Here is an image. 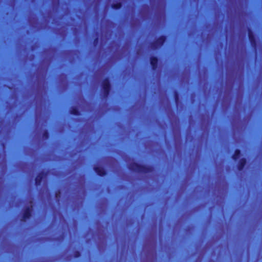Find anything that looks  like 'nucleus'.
I'll list each match as a JSON object with an SVG mask.
<instances>
[{"instance_id": "11", "label": "nucleus", "mask_w": 262, "mask_h": 262, "mask_svg": "<svg viewBox=\"0 0 262 262\" xmlns=\"http://www.w3.org/2000/svg\"><path fill=\"white\" fill-rule=\"evenodd\" d=\"M79 255V254H78L77 255H76V256L77 257H78V256Z\"/></svg>"}, {"instance_id": "7", "label": "nucleus", "mask_w": 262, "mask_h": 262, "mask_svg": "<svg viewBox=\"0 0 262 262\" xmlns=\"http://www.w3.org/2000/svg\"><path fill=\"white\" fill-rule=\"evenodd\" d=\"M121 6V5L120 3H118L116 5H113V7L115 9H118Z\"/></svg>"}, {"instance_id": "2", "label": "nucleus", "mask_w": 262, "mask_h": 262, "mask_svg": "<svg viewBox=\"0 0 262 262\" xmlns=\"http://www.w3.org/2000/svg\"><path fill=\"white\" fill-rule=\"evenodd\" d=\"M109 84L107 81H104L103 83V89L105 92L107 94L108 92Z\"/></svg>"}, {"instance_id": "4", "label": "nucleus", "mask_w": 262, "mask_h": 262, "mask_svg": "<svg viewBox=\"0 0 262 262\" xmlns=\"http://www.w3.org/2000/svg\"><path fill=\"white\" fill-rule=\"evenodd\" d=\"M246 163V161L245 159H242L240 161V165L239 166V169H241L242 167L244 166Z\"/></svg>"}, {"instance_id": "5", "label": "nucleus", "mask_w": 262, "mask_h": 262, "mask_svg": "<svg viewBox=\"0 0 262 262\" xmlns=\"http://www.w3.org/2000/svg\"><path fill=\"white\" fill-rule=\"evenodd\" d=\"M239 154H240L239 150H236L234 155L233 156V158L234 159H236L238 157Z\"/></svg>"}, {"instance_id": "6", "label": "nucleus", "mask_w": 262, "mask_h": 262, "mask_svg": "<svg viewBox=\"0 0 262 262\" xmlns=\"http://www.w3.org/2000/svg\"><path fill=\"white\" fill-rule=\"evenodd\" d=\"M30 210H27L25 213V215H24V217H26V218H29V217L30 216Z\"/></svg>"}, {"instance_id": "3", "label": "nucleus", "mask_w": 262, "mask_h": 262, "mask_svg": "<svg viewBox=\"0 0 262 262\" xmlns=\"http://www.w3.org/2000/svg\"><path fill=\"white\" fill-rule=\"evenodd\" d=\"M150 62L153 67V68H155L157 62V59L156 58H152L150 60Z\"/></svg>"}, {"instance_id": "9", "label": "nucleus", "mask_w": 262, "mask_h": 262, "mask_svg": "<svg viewBox=\"0 0 262 262\" xmlns=\"http://www.w3.org/2000/svg\"><path fill=\"white\" fill-rule=\"evenodd\" d=\"M38 180H40V178L39 177H38L37 178H36V181H38Z\"/></svg>"}, {"instance_id": "10", "label": "nucleus", "mask_w": 262, "mask_h": 262, "mask_svg": "<svg viewBox=\"0 0 262 262\" xmlns=\"http://www.w3.org/2000/svg\"><path fill=\"white\" fill-rule=\"evenodd\" d=\"M250 39L251 40L252 39V38H251V35H250Z\"/></svg>"}, {"instance_id": "8", "label": "nucleus", "mask_w": 262, "mask_h": 262, "mask_svg": "<svg viewBox=\"0 0 262 262\" xmlns=\"http://www.w3.org/2000/svg\"><path fill=\"white\" fill-rule=\"evenodd\" d=\"M164 39L163 38H161L159 39L158 42H160V45H162V43L164 42Z\"/></svg>"}, {"instance_id": "1", "label": "nucleus", "mask_w": 262, "mask_h": 262, "mask_svg": "<svg viewBox=\"0 0 262 262\" xmlns=\"http://www.w3.org/2000/svg\"><path fill=\"white\" fill-rule=\"evenodd\" d=\"M95 170L100 176H103L105 174L104 169L101 167H95Z\"/></svg>"}]
</instances>
